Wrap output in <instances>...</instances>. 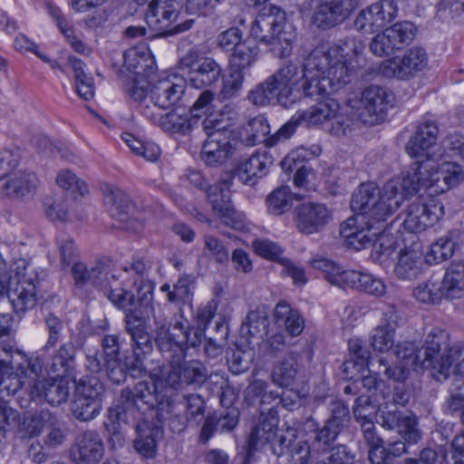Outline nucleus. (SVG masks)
Here are the masks:
<instances>
[{
  "mask_svg": "<svg viewBox=\"0 0 464 464\" xmlns=\"http://www.w3.org/2000/svg\"><path fill=\"white\" fill-rule=\"evenodd\" d=\"M293 215L295 227L303 235L320 233L333 219L331 209L320 202L301 203L295 208Z\"/></svg>",
  "mask_w": 464,
  "mask_h": 464,
  "instance_id": "obj_17",
  "label": "nucleus"
},
{
  "mask_svg": "<svg viewBox=\"0 0 464 464\" xmlns=\"http://www.w3.org/2000/svg\"><path fill=\"white\" fill-rule=\"evenodd\" d=\"M292 193L288 186L275 188L266 197L267 211L275 216H280L291 208Z\"/></svg>",
  "mask_w": 464,
  "mask_h": 464,
  "instance_id": "obj_55",
  "label": "nucleus"
},
{
  "mask_svg": "<svg viewBox=\"0 0 464 464\" xmlns=\"http://www.w3.org/2000/svg\"><path fill=\"white\" fill-rule=\"evenodd\" d=\"M76 349L73 343H63L51 357L47 364L48 372L57 376L67 377L75 366Z\"/></svg>",
  "mask_w": 464,
  "mask_h": 464,
  "instance_id": "obj_40",
  "label": "nucleus"
},
{
  "mask_svg": "<svg viewBox=\"0 0 464 464\" xmlns=\"http://www.w3.org/2000/svg\"><path fill=\"white\" fill-rule=\"evenodd\" d=\"M205 401L199 394L190 393L183 396L182 401L174 400V411L164 419L174 433L184 431L189 422L198 424L205 413Z\"/></svg>",
  "mask_w": 464,
  "mask_h": 464,
  "instance_id": "obj_19",
  "label": "nucleus"
},
{
  "mask_svg": "<svg viewBox=\"0 0 464 464\" xmlns=\"http://www.w3.org/2000/svg\"><path fill=\"white\" fill-rule=\"evenodd\" d=\"M340 88L331 90L325 96L314 98L315 100H323L319 101L314 106L310 107L306 111L295 112L292 118L276 131L275 140L289 139L294 134L298 125L309 128L332 121L333 117L336 116V113L340 111V104L335 99L328 96L331 92H336Z\"/></svg>",
  "mask_w": 464,
  "mask_h": 464,
  "instance_id": "obj_9",
  "label": "nucleus"
},
{
  "mask_svg": "<svg viewBox=\"0 0 464 464\" xmlns=\"http://www.w3.org/2000/svg\"><path fill=\"white\" fill-rule=\"evenodd\" d=\"M102 404L97 401H88L74 395L70 404V411L74 419L88 422L95 419L102 411Z\"/></svg>",
  "mask_w": 464,
  "mask_h": 464,
  "instance_id": "obj_53",
  "label": "nucleus"
},
{
  "mask_svg": "<svg viewBox=\"0 0 464 464\" xmlns=\"http://www.w3.org/2000/svg\"><path fill=\"white\" fill-rule=\"evenodd\" d=\"M202 124L208 135L201 150L202 160L210 167L226 163L234 155L237 141L229 138V130L213 128L212 121H204Z\"/></svg>",
  "mask_w": 464,
  "mask_h": 464,
  "instance_id": "obj_12",
  "label": "nucleus"
},
{
  "mask_svg": "<svg viewBox=\"0 0 464 464\" xmlns=\"http://www.w3.org/2000/svg\"><path fill=\"white\" fill-rule=\"evenodd\" d=\"M278 411L276 406L268 407L267 411L260 410L258 424L252 430L247 440V457L258 447H262L276 439Z\"/></svg>",
  "mask_w": 464,
  "mask_h": 464,
  "instance_id": "obj_30",
  "label": "nucleus"
},
{
  "mask_svg": "<svg viewBox=\"0 0 464 464\" xmlns=\"http://www.w3.org/2000/svg\"><path fill=\"white\" fill-rule=\"evenodd\" d=\"M438 135L439 128L435 121L421 122L406 145L407 153L411 158L442 156V154H436L432 150L436 145Z\"/></svg>",
  "mask_w": 464,
  "mask_h": 464,
  "instance_id": "obj_28",
  "label": "nucleus"
},
{
  "mask_svg": "<svg viewBox=\"0 0 464 464\" xmlns=\"http://www.w3.org/2000/svg\"><path fill=\"white\" fill-rule=\"evenodd\" d=\"M455 243L449 237H441L430 246L427 255L429 263H440L451 257L454 252Z\"/></svg>",
  "mask_w": 464,
  "mask_h": 464,
  "instance_id": "obj_63",
  "label": "nucleus"
},
{
  "mask_svg": "<svg viewBox=\"0 0 464 464\" xmlns=\"http://www.w3.org/2000/svg\"><path fill=\"white\" fill-rule=\"evenodd\" d=\"M364 49L363 43L354 38L337 44L323 42L304 57L302 76L297 65L289 63L272 74L271 79L279 88L281 99L286 98L290 104L297 98L295 91L311 98L325 96L331 90L342 88L352 81Z\"/></svg>",
  "mask_w": 464,
  "mask_h": 464,
  "instance_id": "obj_1",
  "label": "nucleus"
},
{
  "mask_svg": "<svg viewBox=\"0 0 464 464\" xmlns=\"http://www.w3.org/2000/svg\"><path fill=\"white\" fill-rule=\"evenodd\" d=\"M258 53L259 49L256 44L250 45L243 42L232 52L229 58L228 68L246 74L257 61Z\"/></svg>",
  "mask_w": 464,
  "mask_h": 464,
  "instance_id": "obj_49",
  "label": "nucleus"
},
{
  "mask_svg": "<svg viewBox=\"0 0 464 464\" xmlns=\"http://www.w3.org/2000/svg\"><path fill=\"white\" fill-rule=\"evenodd\" d=\"M161 433L159 428L144 430L134 440L135 450L147 459L154 458L157 451V441L161 437Z\"/></svg>",
  "mask_w": 464,
  "mask_h": 464,
  "instance_id": "obj_56",
  "label": "nucleus"
},
{
  "mask_svg": "<svg viewBox=\"0 0 464 464\" xmlns=\"http://www.w3.org/2000/svg\"><path fill=\"white\" fill-rule=\"evenodd\" d=\"M268 319L258 311H250L240 327V334L248 344L258 343L267 334Z\"/></svg>",
  "mask_w": 464,
  "mask_h": 464,
  "instance_id": "obj_46",
  "label": "nucleus"
},
{
  "mask_svg": "<svg viewBox=\"0 0 464 464\" xmlns=\"http://www.w3.org/2000/svg\"><path fill=\"white\" fill-rule=\"evenodd\" d=\"M28 379L24 373L15 369V364L6 347L0 349V394L14 395Z\"/></svg>",
  "mask_w": 464,
  "mask_h": 464,
  "instance_id": "obj_32",
  "label": "nucleus"
},
{
  "mask_svg": "<svg viewBox=\"0 0 464 464\" xmlns=\"http://www.w3.org/2000/svg\"><path fill=\"white\" fill-rule=\"evenodd\" d=\"M276 323L284 326L288 334L298 336L304 328V320L298 310L294 309L285 301H280L274 311Z\"/></svg>",
  "mask_w": 464,
  "mask_h": 464,
  "instance_id": "obj_39",
  "label": "nucleus"
},
{
  "mask_svg": "<svg viewBox=\"0 0 464 464\" xmlns=\"http://www.w3.org/2000/svg\"><path fill=\"white\" fill-rule=\"evenodd\" d=\"M373 226L371 220L362 221L356 214L341 224L340 234L350 248L359 251L372 246L376 236V232L372 231Z\"/></svg>",
  "mask_w": 464,
  "mask_h": 464,
  "instance_id": "obj_29",
  "label": "nucleus"
},
{
  "mask_svg": "<svg viewBox=\"0 0 464 464\" xmlns=\"http://www.w3.org/2000/svg\"><path fill=\"white\" fill-rule=\"evenodd\" d=\"M102 346L107 364L108 377L113 382L119 383L124 380L125 373L119 362L120 343L118 335L106 334L102 339Z\"/></svg>",
  "mask_w": 464,
  "mask_h": 464,
  "instance_id": "obj_37",
  "label": "nucleus"
},
{
  "mask_svg": "<svg viewBox=\"0 0 464 464\" xmlns=\"http://www.w3.org/2000/svg\"><path fill=\"white\" fill-rule=\"evenodd\" d=\"M405 193L397 179L386 182L382 189L375 183H362L352 197L351 208L362 221L381 223L401 207Z\"/></svg>",
  "mask_w": 464,
  "mask_h": 464,
  "instance_id": "obj_3",
  "label": "nucleus"
},
{
  "mask_svg": "<svg viewBox=\"0 0 464 464\" xmlns=\"http://www.w3.org/2000/svg\"><path fill=\"white\" fill-rule=\"evenodd\" d=\"M231 192L227 183L223 186L215 184L208 188V198L214 212L221 221L233 228L239 229L243 227V220L230 200Z\"/></svg>",
  "mask_w": 464,
  "mask_h": 464,
  "instance_id": "obj_24",
  "label": "nucleus"
},
{
  "mask_svg": "<svg viewBox=\"0 0 464 464\" xmlns=\"http://www.w3.org/2000/svg\"><path fill=\"white\" fill-rule=\"evenodd\" d=\"M438 173L440 179H437L439 184L435 185V192L439 194L459 185L464 179L463 168L456 162L442 163L440 167L438 166Z\"/></svg>",
  "mask_w": 464,
  "mask_h": 464,
  "instance_id": "obj_51",
  "label": "nucleus"
},
{
  "mask_svg": "<svg viewBox=\"0 0 464 464\" xmlns=\"http://www.w3.org/2000/svg\"><path fill=\"white\" fill-rule=\"evenodd\" d=\"M187 88V81L176 75L169 76L152 84L150 89V102L161 109L179 105Z\"/></svg>",
  "mask_w": 464,
  "mask_h": 464,
  "instance_id": "obj_26",
  "label": "nucleus"
},
{
  "mask_svg": "<svg viewBox=\"0 0 464 464\" xmlns=\"http://www.w3.org/2000/svg\"><path fill=\"white\" fill-rule=\"evenodd\" d=\"M221 65L212 57H203L188 76V83L195 89H205L216 84L222 76Z\"/></svg>",
  "mask_w": 464,
  "mask_h": 464,
  "instance_id": "obj_35",
  "label": "nucleus"
},
{
  "mask_svg": "<svg viewBox=\"0 0 464 464\" xmlns=\"http://www.w3.org/2000/svg\"><path fill=\"white\" fill-rule=\"evenodd\" d=\"M154 327L152 338L162 356L170 361L184 360L186 347L180 336L170 330V324L164 315H153Z\"/></svg>",
  "mask_w": 464,
  "mask_h": 464,
  "instance_id": "obj_21",
  "label": "nucleus"
},
{
  "mask_svg": "<svg viewBox=\"0 0 464 464\" xmlns=\"http://www.w3.org/2000/svg\"><path fill=\"white\" fill-rule=\"evenodd\" d=\"M71 272L76 286L93 285L118 308L125 309L135 304L130 291L121 287L119 276L111 270V261L102 259L88 267L84 263L74 262Z\"/></svg>",
  "mask_w": 464,
  "mask_h": 464,
  "instance_id": "obj_4",
  "label": "nucleus"
},
{
  "mask_svg": "<svg viewBox=\"0 0 464 464\" xmlns=\"http://www.w3.org/2000/svg\"><path fill=\"white\" fill-rule=\"evenodd\" d=\"M30 392L34 399L43 400L50 405L58 406L66 402L70 396V382L65 376L53 375L34 381Z\"/></svg>",
  "mask_w": 464,
  "mask_h": 464,
  "instance_id": "obj_23",
  "label": "nucleus"
},
{
  "mask_svg": "<svg viewBox=\"0 0 464 464\" xmlns=\"http://www.w3.org/2000/svg\"><path fill=\"white\" fill-rule=\"evenodd\" d=\"M442 382L447 383L448 398L444 402L446 411L459 416L464 424V379H456L450 372L449 377Z\"/></svg>",
  "mask_w": 464,
  "mask_h": 464,
  "instance_id": "obj_44",
  "label": "nucleus"
},
{
  "mask_svg": "<svg viewBox=\"0 0 464 464\" xmlns=\"http://www.w3.org/2000/svg\"><path fill=\"white\" fill-rule=\"evenodd\" d=\"M147 78L148 77H133L131 80L128 81L125 85L126 93L137 107L148 102L150 82Z\"/></svg>",
  "mask_w": 464,
  "mask_h": 464,
  "instance_id": "obj_64",
  "label": "nucleus"
},
{
  "mask_svg": "<svg viewBox=\"0 0 464 464\" xmlns=\"http://www.w3.org/2000/svg\"><path fill=\"white\" fill-rule=\"evenodd\" d=\"M38 179L33 172H19L10 178L4 186L6 196L21 198L35 193L38 186Z\"/></svg>",
  "mask_w": 464,
  "mask_h": 464,
  "instance_id": "obj_42",
  "label": "nucleus"
},
{
  "mask_svg": "<svg viewBox=\"0 0 464 464\" xmlns=\"http://www.w3.org/2000/svg\"><path fill=\"white\" fill-rule=\"evenodd\" d=\"M357 4L358 0H322L313 11L311 24L320 30L332 29L343 23Z\"/></svg>",
  "mask_w": 464,
  "mask_h": 464,
  "instance_id": "obj_18",
  "label": "nucleus"
},
{
  "mask_svg": "<svg viewBox=\"0 0 464 464\" xmlns=\"http://www.w3.org/2000/svg\"><path fill=\"white\" fill-rule=\"evenodd\" d=\"M340 88L331 90L325 96L314 98L315 100H323L319 101L314 106L310 107L306 111L295 112L292 118L276 131L275 140L289 139L294 134L298 125L309 128L332 121L333 117L336 116V113L340 111V104L335 99L328 96L331 92H336Z\"/></svg>",
  "mask_w": 464,
  "mask_h": 464,
  "instance_id": "obj_8",
  "label": "nucleus"
},
{
  "mask_svg": "<svg viewBox=\"0 0 464 464\" xmlns=\"http://www.w3.org/2000/svg\"><path fill=\"white\" fill-rule=\"evenodd\" d=\"M392 353L396 358L401 360L399 366L406 367V377L409 373V367L421 365V350L418 349L412 342L398 343Z\"/></svg>",
  "mask_w": 464,
  "mask_h": 464,
  "instance_id": "obj_57",
  "label": "nucleus"
},
{
  "mask_svg": "<svg viewBox=\"0 0 464 464\" xmlns=\"http://www.w3.org/2000/svg\"><path fill=\"white\" fill-rule=\"evenodd\" d=\"M446 298H459L464 295V260L452 261L440 283Z\"/></svg>",
  "mask_w": 464,
  "mask_h": 464,
  "instance_id": "obj_38",
  "label": "nucleus"
},
{
  "mask_svg": "<svg viewBox=\"0 0 464 464\" xmlns=\"http://www.w3.org/2000/svg\"><path fill=\"white\" fill-rule=\"evenodd\" d=\"M5 347L10 350V356H12L15 364V369L24 373L28 380L33 378L32 375L36 377L42 372L44 362L41 358L28 357L25 353L14 349L12 346Z\"/></svg>",
  "mask_w": 464,
  "mask_h": 464,
  "instance_id": "obj_54",
  "label": "nucleus"
},
{
  "mask_svg": "<svg viewBox=\"0 0 464 464\" xmlns=\"http://www.w3.org/2000/svg\"><path fill=\"white\" fill-rule=\"evenodd\" d=\"M393 102L392 92L383 87L371 85L362 92L360 103L362 111L359 117L365 123H378L385 117L388 109L393 106Z\"/></svg>",
  "mask_w": 464,
  "mask_h": 464,
  "instance_id": "obj_20",
  "label": "nucleus"
},
{
  "mask_svg": "<svg viewBox=\"0 0 464 464\" xmlns=\"http://www.w3.org/2000/svg\"><path fill=\"white\" fill-rule=\"evenodd\" d=\"M397 14L398 6L394 0H381L361 10L354 26L362 34H372L382 30Z\"/></svg>",
  "mask_w": 464,
  "mask_h": 464,
  "instance_id": "obj_16",
  "label": "nucleus"
},
{
  "mask_svg": "<svg viewBox=\"0 0 464 464\" xmlns=\"http://www.w3.org/2000/svg\"><path fill=\"white\" fill-rule=\"evenodd\" d=\"M124 66L135 77H150L156 71V62L146 44L130 47L123 54Z\"/></svg>",
  "mask_w": 464,
  "mask_h": 464,
  "instance_id": "obj_34",
  "label": "nucleus"
},
{
  "mask_svg": "<svg viewBox=\"0 0 464 464\" xmlns=\"http://www.w3.org/2000/svg\"><path fill=\"white\" fill-rule=\"evenodd\" d=\"M386 31L397 49L401 50L413 41L417 28L412 23L403 21L392 24Z\"/></svg>",
  "mask_w": 464,
  "mask_h": 464,
  "instance_id": "obj_58",
  "label": "nucleus"
},
{
  "mask_svg": "<svg viewBox=\"0 0 464 464\" xmlns=\"http://www.w3.org/2000/svg\"><path fill=\"white\" fill-rule=\"evenodd\" d=\"M420 350L421 366L430 369L432 376L438 382L447 379L458 353L450 345L449 333L440 328L432 329Z\"/></svg>",
  "mask_w": 464,
  "mask_h": 464,
  "instance_id": "obj_6",
  "label": "nucleus"
},
{
  "mask_svg": "<svg viewBox=\"0 0 464 464\" xmlns=\"http://www.w3.org/2000/svg\"><path fill=\"white\" fill-rule=\"evenodd\" d=\"M125 308V327L130 335L132 352L137 354H150L153 351L152 338L148 329V321L141 312Z\"/></svg>",
  "mask_w": 464,
  "mask_h": 464,
  "instance_id": "obj_27",
  "label": "nucleus"
},
{
  "mask_svg": "<svg viewBox=\"0 0 464 464\" xmlns=\"http://www.w3.org/2000/svg\"><path fill=\"white\" fill-rule=\"evenodd\" d=\"M269 132L270 126L267 120L263 115H257L256 117L249 120L244 127L242 137L244 142L247 146H255L258 143L266 142V146L273 147L278 141L286 140H275L276 132L274 135L267 137Z\"/></svg>",
  "mask_w": 464,
  "mask_h": 464,
  "instance_id": "obj_36",
  "label": "nucleus"
},
{
  "mask_svg": "<svg viewBox=\"0 0 464 464\" xmlns=\"http://www.w3.org/2000/svg\"><path fill=\"white\" fill-rule=\"evenodd\" d=\"M421 253L415 246L401 249L394 273L401 279L412 280L420 273Z\"/></svg>",
  "mask_w": 464,
  "mask_h": 464,
  "instance_id": "obj_41",
  "label": "nucleus"
},
{
  "mask_svg": "<svg viewBox=\"0 0 464 464\" xmlns=\"http://www.w3.org/2000/svg\"><path fill=\"white\" fill-rule=\"evenodd\" d=\"M441 156L416 158L417 160L412 167L411 172H409L400 184L406 194L417 193L420 189H425L430 195H437L435 192L437 179H440L438 173V160Z\"/></svg>",
  "mask_w": 464,
  "mask_h": 464,
  "instance_id": "obj_13",
  "label": "nucleus"
},
{
  "mask_svg": "<svg viewBox=\"0 0 464 464\" xmlns=\"http://www.w3.org/2000/svg\"><path fill=\"white\" fill-rule=\"evenodd\" d=\"M306 427L314 431L312 442L313 450L326 451L331 448L333 442L336 440L343 429L338 424L331 423L326 420L322 428L314 420H307Z\"/></svg>",
  "mask_w": 464,
  "mask_h": 464,
  "instance_id": "obj_47",
  "label": "nucleus"
},
{
  "mask_svg": "<svg viewBox=\"0 0 464 464\" xmlns=\"http://www.w3.org/2000/svg\"><path fill=\"white\" fill-rule=\"evenodd\" d=\"M299 371V355L289 353L275 366L272 381L281 387H288L295 382Z\"/></svg>",
  "mask_w": 464,
  "mask_h": 464,
  "instance_id": "obj_45",
  "label": "nucleus"
},
{
  "mask_svg": "<svg viewBox=\"0 0 464 464\" xmlns=\"http://www.w3.org/2000/svg\"><path fill=\"white\" fill-rule=\"evenodd\" d=\"M106 203L110 206L111 216L124 220L132 208L130 197L120 188L107 186L104 189Z\"/></svg>",
  "mask_w": 464,
  "mask_h": 464,
  "instance_id": "obj_50",
  "label": "nucleus"
},
{
  "mask_svg": "<svg viewBox=\"0 0 464 464\" xmlns=\"http://www.w3.org/2000/svg\"><path fill=\"white\" fill-rule=\"evenodd\" d=\"M248 101L256 106H266L274 102L275 99L283 106L290 105L286 98H282L279 88L274 80L269 76L264 82L259 83L255 89L249 92Z\"/></svg>",
  "mask_w": 464,
  "mask_h": 464,
  "instance_id": "obj_48",
  "label": "nucleus"
},
{
  "mask_svg": "<svg viewBox=\"0 0 464 464\" xmlns=\"http://www.w3.org/2000/svg\"><path fill=\"white\" fill-rule=\"evenodd\" d=\"M179 0H152L149 3L146 21L154 30L165 33L174 23L179 12Z\"/></svg>",
  "mask_w": 464,
  "mask_h": 464,
  "instance_id": "obj_31",
  "label": "nucleus"
},
{
  "mask_svg": "<svg viewBox=\"0 0 464 464\" xmlns=\"http://www.w3.org/2000/svg\"><path fill=\"white\" fill-rule=\"evenodd\" d=\"M412 295L417 301L428 304H437L445 297L440 285L431 279L416 286Z\"/></svg>",
  "mask_w": 464,
  "mask_h": 464,
  "instance_id": "obj_61",
  "label": "nucleus"
},
{
  "mask_svg": "<svg viewBox=\"0 0 464 464\" xmlns=\"http://www.w3.org/2000/svg\"><path fill=\"white\" fill-rule=\"evenodd\" d=\"M245 76L246 74L230 68L227 74L222 73V86L219 91L221 98L228 100L237 97L243 88Z\"/></svg>",
  "mask_w": 464,
  "mask_h": 464,
  "instance_id": "obj_60",
  "label": "nucleus"
},
{
  "mask_svg": "<svg viewBox=\"0 0 464 464\" xmlns=\"http://www.w3.org/2000/svg\"><path fill=\"white\" fill-rule=\"evenodd\" d=\"M180 362L181 360L175 359L170 361L167 368L162 369L173 396L184 384L202 385L208 378V370L200 361Z\"/></svg>",
  "mask_w": 464,
  "mask_h": 464,
  "instance_id": "obj_15",
  "label": "nucleus"
},
{
  "mask_svg": "<svg viewBox=\"0 0 464 464\" xmlns=\"http://www.w3.org/2000/svg\"><path fill=\"white\" fill-rule=\"evenodd\" d=\"M71 454L78 464H97L104 455L102 437L93 430L78 434L72 446Z\"/></svg>",
  "mask_w": 464,
  "mask_h": 464,
  "instance_id": "obj_25",
  "label": "nucleus"
},
{
  "mask_svg": "<svg viewBox=\"0 0 464 464\" xmlns=\"http://www.w3.org/2000/svg\"><path fill=\"white\" fill-rule=\"evenodd\" d=\"M197 124V120L192 116L181 115L176 111H170L160 116L159 126L169 133H188Z\"/></svg>",
  "mask_w": 464,
  "mask_h": 464,
  "instance_id": "obj_52",
  "label": "nucleus"
},
{
  "mask_svg": "<svg viewBox=\"0 0 464 464\" xmlns=\"http://www.w3.org/2000/svg\"><path fill=\"white\" fill-rule=\"evenodd\" d=\"M444 207L440 203L424 204L419 200L413 201L407 208L406 218L402 226L411 233H418L428 227L435 225L444 215Z\"/></svg>",
  "mask_w": 464,
  "mask_h": 464,
  "instance_id": "obj_22",
  "label": "nucleus"
},
{
  "mask_svg": "<svg viewBox=\"0 0 464 464\" xmlns=\"http://www.w3.org/2000/svg\"><path fill=\"white\" fill-rule=\"evenodd\" d=\"M57 418L49 411H40L32 413L26 418L24 424L26 425L27 433L30 437L38 436L43 429L56 424Z\"/></svg>",
  "mask_w": 464,
  "mask_h": 464,
  "instance_id": "obj_62",
  "label": "nucleus"
},
{
  "mask_svg": "<svg viewBox=\"0 0 464 464\" xmlns=\"http://www.w3.org/2000/svg\"><path fill=\"white\" fill-rule=\"evenodd\" d=\"M105 389L103 384L95 376H85L76 384L75 394L88 401L102 402V396Z\"/></svg>",
  "mask_w": 464,
  "mask_h": 464,
  "instance_id": "obj_59",
  "label": "nucleus"
},
{
  "mask_svg": "<svg viewBox=\"0 0 464 464\" xmlns=\"http://www.w3.org/2000/svg\"><path fill=\"white\" fill-rule=\"evenodd\" d=\"M369 373L374 374L380 381L392 380L403 382L406 380L405 366H392L383 355L372 356L365 363Z\"/></svg>",
  "mask_w": 464,
  "mask_h": 464,
  "instance_id": "obj_43",
  "label": "nucleus"
},
{
  "mask_svg": "<svg viewBox=\"0 0 464 464\" xmlns=\"http://www.w3.org/2000/svg\"><path fill=\"white\" fill-rule=\"evenodd\" d=\"M285 12L276 5L263 8L250 28V35L257 42L269 46L287 42L285 36Z\"/></svg>",
  "mask_w": 464,
  "mask_h": 464,
  "instance_id": "obj_10",
  "label": "nucleus"
},
{
  "mask_svg": "<svg viewBox=\"0 0 464 464\" xmlns=\"http://www.w3.org/2000/svg\"><path fill=\"white\" fill-rule=\"evenodd\" d=\"M151 268V260L147 256L140 255L133 256L130 264L122 268V271L131 280V285L136 291V295L131 293L135 297L133 306L137 304L148 306L152 302L155 283L150 278Z\"/></svg>",
  "mask_w": 464,
  "mask_h": 464,
  "instance_id": "obj_14",
  "label": "nucleus"
},
{
  "mask_svg": "<svg viewBox=\"0 0 464 464\" xmlns=\"http://www.w3.org/2000/svg\"><path fill=\"white\" fill-rule=\"evenodd\" d=\"M312 266L323 271L330 284L340 288L350 287L374 297H382L387 292V285L383 280L372 274L343 270L340 266L324 257L313 259Z\"/></svg>",
  "mask_w": 464,
  "mask_h": 464,
  "instance_id": "obj_5",
  "label": "nucleus"
},
{
  "mask_svg": "<svg viewBox=\"0 0 464 464\" xmlns=\"http://www.w3.org/2000/svg\"><path fill=\"white\" fill-rule=\"evenodd\" d=\"M151 382L142 381L133 389H123L121 392V404L109 410V417L114 421H128L127 411L140 410L141 405L147 409L156 410L157 419L164 423V419L174 411V396L162 369L159 373L150 375Z\"/></svg>",
  "mask_w": 464,
  "mask_h": 464,
  "instance_id": "obj_2",
  "label": "nucleus"
},
{
  "mask_svg": "<svg viewBox=\"0 0 464 464\" xmlns=\"http://www.w3.org/2000/svg\"><path fill=\"white\" fill-rule=\"evenodd\" d=\"M15 273L7 284L6 292L9 302L16 314H24L33 309L37 303L36 285L38 276L26 260L15 263Z\"/></svg>",
  "mask_w": 464,
  "mask_h": 464,
  "instance_id": "obj_7",
  "label": "nucleus"
},
{
  "mask_svg": "<svg viewBox=\"0 0 464 464\" xmlns=\"http://www.w3.org/2000/svg\"><path fill=\"white\" fill-rule=\"evenodd\" d=\"M428 53L425 49L413 46L402 55L383 61L380 65V72L388 78L409 80L424 71L428 65Z\"/></svg>",
  "mask_w": 464,
  "mask_h": 464,
  "instance_id": "obj_11",
  "label": "nucleus"
},
{
  "mask_svg": "<svg viewBox=\"0 0 464 464\" xmlns=\"http://www.w3.org/2000/svg\"><path fill=\"white\" fill-rule=\"evenodd\" d=\"M272 164V156L267 151L256 152L238 164L234 177L246 185L253 186L267 173Z\"/></svg>",
  "mask_w": 464,
  "mask_h": 464,
  "instance_id": "obj_33",
  "label": "nucleus"
}]
</instances>
